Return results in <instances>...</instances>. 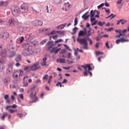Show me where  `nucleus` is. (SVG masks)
I'll list each match as a JSON object with an SVG mask.
<instances>
[{
  "label": "nucleus",
  "instance_id": "64",
  "mask_svg": "<svg viewBox=\"0 0 129 129\" xmlns=\"http://www.w3.org/2000/svg\"><path fill=\"white\" fill-rule=\"evenodd\" d=\"M47 78H48V75H45L43 77L42 79H47Z\"/></svg>",
  "mask_w": 129,
  "mask_h": 129
},
{
  "label": "nucleus",
  "instance_id": "48",
  "mask_svg": "<svg viewBox=\"0 0 129 129\" xmlns=\"http://www.w3.org/2000/svg\"><path fill=\"white\" fill-rule=\"evenodd\" d=\"M63 46L64 47H65V48H66V49L69 50V51H71V49H70V47H69L68 45H67V44H63Z\"/></svg>",
  "mask_w": 129,
  "mask_h": 129
},
{
  "label": "nucleus",
  "instance_id": "5",
  "mask_svg": "<svg viewBox=\"0 0 129 129\" xmlns=\"http://www.w3.org/2000/svg\"><path fill=\"white\" fill-rule=\"evenodd\" d=\"M45 46L46 47V51L49 52V51H50V50H51V49L54 47V41H49L47 42Z\"/></svg>",
  "mask_w": 129,
  "mask_h": 129
},
{
  "label": "nucleus",
  "instance_id": "51",
  "mask_svg": "<svg viewBox=\"0 0 129 129\" xmlns=\"http://www.w3.org/2000/svg\"><path fill=\"white\" fill-rule=\"evenodd\" d=\"M115 33H116L117 34H120L121 30L120 29L119 30H115Z\"/></svg>",
  "mask_w": 129,
  "mask_h": 129
},
{
  "label": "nucleus",
  "instance_id": "44",
  "mask_svg": "<svg viewBox=\"0 0 129 129\" xmlns=\"http://www.w3.org/2000/svg\"><path fill=\"white\" fill-rule=\"evenodd\" d=\"M74 23V26H77V24H78V20H77V18L75 19Z\"/></svg>",
  "mask_w": 129,
  "mask_h": 129
},
{
  "label": "nucleus",
  "instance_id": "58",
  "mask_svg": "<svg viewBox=\"0 0 129 129\" xmlns=\"http://www.w3.org/2000/svg\"><path fill=\"white\" fill-rule=\"evenodd\" d=\"M122 1H123V0H118L116 3L117 5H120V4H121Z\"/></svg>",
  "mask_w": 129,
  "mask_h": 129
},
{
  "label": "nucleus",
  "instance_id": "17",
  "mask_svg": "<svg viewBox=\"0 0 129 129\" xmlns=\"http://www.w3.org/2000/svg\"><path fill=\"white\" fill-rule=\"evenodd\" d=\"M35 90L39 91V87H38L37 85H34L29 88L28 90V92H31V91H35Z\"/></svg>",
  "mask_w": 129,
  "mask_h": 129
},
{
  "label": "nucleus",
  "instance_id": "57",
  "mask_svg": "<svg viewBox=\"0 0 129 129\" xmlns=\"http://www.w3.org/2000/svg\"><path fill=\"white\" fill-rule=\"evenodd\" d=\"M34 100H33L31 101V103H33V102H36V101H38V97H36L34 98Z\"/></svg>",
  "mask_w": 129,
  "mask_h": 129
},
{
  "label": "nucleus",
  "instance_id": "11",
  "mask_svg": "<svg viewBox=\"0 0 129 129\" xmlns=\"http://www.w3.org/2000/svg\"><path fill=\"white\" fill-rule=\"evenodd\" d=\"M126 42H129L128 39H125L123 37H121L120 39H117L116 40V44H119L120 42L121 43H125Z\"/></svg>",
  "mask_w": 129,
  "mask_h": 129
},
{
  "label": "nucleus",
  "instance_id": "29",
  "mask_svg": "<svg viewBox=\"0 0 129 129\" xmlns=\"http://www.w3.org/2000/svg\"><path fill=\"white\" fill-rule=\"evenodd\" d=\"M13 78H18V77H19V72H18V71L13 73Z\"/></svg>",
  "mask_w": 129,
  "mask_h": 129
},
{
  "label": "nucleus",
  "instance_id": "20",
  "mask_svg": "<svg viewBox=\"0 0 129 129\" xmlns=\"http://www.w3.org/2000/svg\"><path fill=\"white\" fill-rule=\"evenodd\" d=\"M6 73L8 75H11L13 73V67L12 66L9 67L6 71Z\"/></svg>",
  "mask_w": 129,
  "mask_h": 129
},
{
  "label": "nucleus",
  "instance_id": "23",
  "mask_svg": "<svg viewBox=\"0 0 129 129\" xmlns=\"http://www.w3.org/2000/svg\"><path fill=\"white\" fill-rule=\"evenodd\" d=\"M87 33V32L86 31H84L83 30H81L78 33V36L79 37H81V36H84L85 35H86Z\"/></svg>",
  "mask_w": 129,
  "mask_h": 129
},
{
  "label": "nucleus",
  "instance_id": "35",
  "mask_svg": "<svg viewBox=\"0 0 129 129\" xmlns=\"http://www.w3.org/2000/svg\"><path fill=\"white\" fill-rule=\"evenodd\" d=\"M17 72H18V74L20 77L22 76V75L24 74V71L23 70H18Z\"/></svg>",
  "mask_w": 129,
  "mask_h": 129
},
{
  "label": "nucleus",
  "instance_id": "6",
  "mask_svg": "<svg viewBox=\"0 0 129 129\" xmlns=\"http://www.w3.org/2000/svg\"><path fill=\"white\" fill-rule=\"evenodd\" d=\"M20 12L19 7H15L12 10V14L15 17H19Z\"/></svg>",
  "mask_w": 129,
  "mask_h": 129
},
{
  "label": "nucleus",
  "instance_id": "3",
  "mask_svg": "<svg viewBox=\"0 0 129 129\" xmlns=\"http://www.w3.org/2000/svg\"><path fill=\"white\" fill-rule=\"evenodd\" d=\"M8 50L10 53L7 55L8 58H13L16 56V48H15V47L13 46H10Z\"/></svg>",
  "mask_w": 129,
  "mask_h": 129
},
{
  "label": "nucleus",
  "instance_id": "4",
  "mask_svg": "<svg viewBox=\"0 0 129 129\" xmlns=\"http://www.w3.org/2000/svg\"><path fill=\"white\" fill-rule=\"evenodd\" d=\"M20 12L22 13H27L29 11V7L26 3H23L20 7Z\"/></svg>",
  "mask_w": 129,
  "mask_h": 129
},
{
  "label": "nucleus",
  "instance_id": "13",
  "mask_svg": "<svg viewBox=\"0 0 129 129\" xmlns=\"http://www.w3.org/2000/svg\"><path fill=\"white\" fill-rule=\"evenodd\" d=\"M38 65H39L38 62L35 63L31 67H30V69L32 71H35V70H38V69H39V67H38Z\"/></svg>",
  "mask_w": 129,
  "mask_h": 129
},
{
  "label": "nucleus",
  "instance_id": "45",
  "mask_svg": "<svg viewBox=\"0 0 129 129\" xmlns=\"http://www.w3.org/2000/svg\"><path fill=\"white\" fill-rule=\"evenodd\" d=\"M27 81H28V80H26L23 82L24 86L25 87L28 86V82H27Z\"/></svg>",
  "mask_w": 129,
  "mask_h": 129
},
{
  "label": "nucleus",
  "instance_id": "43",
  "mask_svg": "<svg viewBox=\"0 0 129 129\" xmlns=\"http://www.w3.org/2000/svg\"><path fill=\"white\" fill-rule=\"evenodd\" d=\"M8 115V113H5L4 115H3V116L1 117V118H2V119L3 120H5V117H6V116H7Z\"/></svg>",
  "mask_w": 129,
  "mask_h": 129
},
{
  "label": "nucleus",
  "instance_id": "7",
  "mask_svg": "<svg viewBox=\"0 0 129 129\" xmlns=\"http://www.w3.org/2000/svg\"><path fill=\"white\" fill-rule=\"evenodd\" d=\"M71 6L69 3H64L61 8L62 11H64L65 12H68V10L70 9Z\"/></svg>",
  "mask_w": 129,
  "mask_h": 129
},
{
  "label": "nucleus",
  "instance_id": "53",
  "mask_svg": "<svg viewBox=\"0 0 129 129\" xmlns=\"http://www.w3.org/2000/svg\"><path fill=\"white\" fill-rule=\"evenodd\" d=\"M66 52V49H61L60 51V53H61V54H65Z\"/></svg>",
  "mask_w": 129,
  "mask_h": 129
},
{
  "label": "nucleus",
  "instance_id": "40",
  "mask_svg": "<svg viewBox=\"0 0 129 129\" xmlns=\"http://www.w3.org/2000/svg\"><path fill=\"white\" fill-rule=\"evenodd\" d=\"M30 69H31V67H30L29 66H26L24 68V70H25V71H29V70H30Z\"/></svg>",
  "mask_w": 129,
  "mask_h": 129
},
{
  "label": "nucleus",
  "instance_id": "25",
  "mask_svg": "<svg viewBox=\"0 0 129 129\" xmlns=\"http://www.w3.org/2000/svg\"><path fill=\"white\" fill-rule=\"evenodd\" d=\"M65 27H66V23L59 25L56 26V28L57 30H59V29L62 30V29H64V28H65Z\"/></svg>",
  "mask_w": 129,
  "mask_h": 129
},
{
  "label": "nucleus",
  "instance_id": "62",
  "mask_svg": "<svg viewBox=\"0 0 129 129\" xmlns=\"http://www.w3.org/2000/svg\"><path fill=\"white\" fill-rule=\"evenodd\" d=\"M8 99H9V95H6L4 97V99H5V100H8Z\"/></svg>",
  "mask_w": 129,
  "mask_h": 129
},
{
  "label": "nucleus",
  "instance_id": "30",
  "mask_svg": "<svg viewBox=\"0 0 129 129\" xmlns=\"http://www.w3.org/2000/svg\"><path fill=\"white\" fill-rule=\"evenodd\" d=\"M91 32L92 34H93V33H94V30H93L92 28H90V30L88 31V33L87 34V37H89V36H91Z\"/></svg>",
  "mask_w": 129,
  "mask_h": 129
},
{
  "label": "nucleus",
  "instance_id": "28",
  "mask_svg": "<svg viewBox=\"0 0 129 129\" xmlns=\"http://www.w3.org/2000/svg\"><path fill=\"white\" fill-rule=\"evenodd\" d=\"M15 23L17 25L18 28H22V26H23V25L21 22H19L18 20H15Z\"/></svg>",
  "mask_w": 129,
  "mask_h": 129
},
{
  "label": "nucleus",
  "instance_id": "18",
  "mask_svg": "<svg viewBox=\"0 0 129 129\" xmlns=\"http://www.w3.org/2000/svg\"><path fill=\"white\" fill-rule=\"evenodd\" d=\"M81 67L84 68L86 71H87V69H89V71H91V70H92V68L89 64H86L85 66L82 65Z\"/></svg>",
  "mask_w": 129,
  "mask_h": 129
},
{
  "label": "nucleus",
  "instance_id": "34",
  "mask_svg": "<svg viewBox=\"0 0 129 129\" xmlns=\"http://www.w3.org/2000/svg\"><path fill=\"white\" fill-rule=\"evenodd\" d=\"M121 21V25H124L127 23V20L124 19H120Z\"/></svg>",
  "mask_w": 129,
  "mask_h": 129
},
{
  "label": "nucleus",
  "instance_id": "36",
  "mask_svg": "<svg viewBox=\"0 0 129 129\" xmlns=\"http://www.w3.org/2000/svg\"><path fill=\"white\" fill-rule=\"evenodd\" d=\"M105 22H101V21H99L97 23V25H98V26H100V27H102L103 25H105Z\"/></svg>",
  "mask_w": 129,
  "mask_h": 129
},
{
  "label": "nucleus",
  "instance_id": "47",
  "mask_svg": "<svg viewBox=\"0 0 129 129\" xmlns=\"http://www.w3.org/2000/svg\"><path fill=\"white\" fill-rule=\"evenodd\" d=\"M103 6H104V3H102L100 5L98 6L97 8L98 9H101V8H102V7H103Z\"/></svg>",
  "mask_w": 129,
  "mask_h": 129
},
{
  "label": "nucleus",
  "instance_id": "55",
  "mask_svg": "<svg viewBox=\"0 0 129 129\" xmlns=\"http://www.w3.org/2000/svg\"><path fill=\"white\" fill-rule=\"evenodd\" d=\"M105 9V11L106 12V13H108V14H109L110 13V10L109 9H106V8H104Z\"/></svg>",
  "mask_w": 129,
  "mask_h": 129
},
{
  "label": "nucleus",
  "instance_id": "19",
  "mask_svg": "<svg viewBox=\"0 0 129 129\" xmlns=\"http://www.w3.org/2000/svg\"><path fill=\"white\" fill-rule=\"evenodd\" d=\"M126 29H123V30H121V33L117 35H115L116 38H120L121 36H125V33H126Z\"/></svg>",
  "mask_w": 129,
  "mask_h": 129
},
{
  "label": "nucleus",
  "instance_id": "46",
  "mask_svg": "<svg viewBox=\"0 0 129 129\" xmlns=\"http://www.w3.org/2000/svg\"><path fill=\"white\" fill-rule=\"evenodd\" d=\"M60 42H63V40L62 39H57L54 41V43H60Z\"/></svg>",
  "mask_w": 129,
  "mask_h": 129
},
{
  "label": "nucleus",
  "instance_id": "39",
  "mask_svg": "<svg viewBox=\"0 0 129 129\" xmlns=\"http://www.w3.org/2000/svg\"><path fill=\"white\" fill-rule=\"evenodd\" d=\"M62 0H53V2L56 4V5H59V4H61V2Z\"/></svg>",
  "mask_w": 129,
  "mask_h": 129
},
{
  "label": "nucleus",
  "instance_id": "14",
  "mask_svg": "<svg viewBox=\"0 0 129 129\" xmlns=\"http://www.w3.org/2000/svg\"><path fill=\"white\" fill-rule=\"evenodd\" d=\"M5 70V60L3 59H0V71Z\"/></svg>",
  "mask_w": 129,
  "mask_h": 129
},
{
  "label": "nucleus",
  "instance_id": "27",
  "mask_svg": "<svg viewBox=\"0 0 129 129\" xmlns=\"http://www.w3.org/2000/svg\"><path fill=\"white\" fill-rule=\"evenodd\" d=\"M88 13V12H87L82 16V18L83 19V20H86L89 17H90V15H87Z\"/></svg>",
  "mask_w": 129,
  "mask_h": 129
},
{
  "label": "nucleus",
  "instance_id": "22",
  "mask_svg": "<svg viewBox=\"0 0 129 129\" xmlns=\"http://www.w3.org/2000/svg\"><path fill=\"white\" fill-rule=\"evenodd\" d=\"M38 91L36 90L34 94V92H32L31 93V94L29 95V97H30V98H31V99H34V98H36V97H37V96H36V95L37 94V92Z\"/></svg>",
  "mask_w": 129,
  "mask_h": 129
},
{
  "label": "nucleus",
  "instance_id": "10",
  "mask_svg": "<svg viewBox=\"0 0 129 129\" xmlns=\"http://www.w3.org/2000/svg\"><path fill=\"white\" fill-rule=\"evenodd\" d=\"M4 83L6 86H8L9 84H10V81H11V77L7 76L4 79Z\"/></svg>",
  "mask_w": 129,
  "mask_h": 129
},
{
  "label": "nucleus",
  "instance_id": "38",
  "mask_svg": "<svg viewBox=\"0 0 129 129\" xmlns=\"http://www.w3.org/2000/svg\"><path fill=\"white\" fill-rule=\"evenodd\" d=\"M78 30V28L77 27H75L73 29V33L72 35H74L77 32V31Z\"/></svg>",
  "mask_w": 129,
  "mask_h": 129
},
{
  "label": "nucleus",
  "instance_id": "50",
  "mask_svg": "<svg viewBox=\"0 0 129 129\" xmlns=\"http://www.w3.org/2000/svg\"><path fill=\"white\" fill-rule=\"evenodd\" d=\"M47 39H44L43 40H42L40 44L41 45H44V44H45V43H46V42H47Z\"/></svg>",
  "mask_w": 129,
  "mask_h": 129
},
{
  "label": "nucleus",
  "instance_id": "49",
  "mask_svg": "<svg viewBox=\"0 0 129 129\" xmlns=\"http://www.w3.org/2000/svg\"><path fill=\"white\" fill-rule=\"evenodd\" d=\"M105 31H107V32H110L111 31H112L113 30V28H111L109 29L105 28Z\"/></svg>",
  "mask_w": 129,
  "mask_h": 129
},
{
  "label": "nucleus",
  "instance_id": "24",
  "mask_svg": "<svg viewBox=\"0 0 129 129\" xmlns=\"http://www.w3.org/2000/svg\"><path fill=\"white\" fill-rule=\"evenodd\" d=\"M95 13H97V14H99V12L95 10V11H93V10H91L90 12V17L91 18H93V17H94V15H95Z\"/></svg>",
  "mask_w": 129,
  "mask_h": 129
},
{
  "label": "nucleus",
  "instance_id": "63",
  "mask_svg": "<svg viewBox=\"0 0 129 129\" xmlns=\"http://www.w3.org/2000/svg\"><path fill=\"white\" fill-rule=\"evenodd\" d=\"M19 96H20L21 99L23 100H24V95H23V94H21L19 95Z\"/></svg>",
  "mask_w": 129,
  "mask_h": 129
},
{
  "label": "nucleus",
  "instance_id": "2",
  "mask_svg": "<svg viewBox=\"0 0 129 129\" xmlns=\"http://www.w3.org/2000/svg\"><path fill=\"white\" fill-rule=\"evenodd\" d=\"M77 41L78 43H79L80 45H83V48L85 50H88V46L87 43V39L86 38H80L78 37L77 39Z\"/></svg>",
  "mask_w": 129,
  "mask_h": 129
},
{
  "label": "nucleus",
  "instance_id": "12",
  "mask_svg": "<svg viewBox=\"0 0 129 129\" xmlns=\"http://www.w3.org/2000/svg\"><path fill=\"white\" fill-rule=\"evenodd\" d=\"M60 50H61V48H57V47H53L51 50H50V52L52 54V53H53V54H57V53H58V52H59V51H60Z\"/></svg>",
  "mask_w": 129,
  "mask_h": 129
},
{
  "label": "nucleus",
  "instance_id": "26",
  "mask_svg": "<svg viewBox=\"0 0 129 129\" xmlns=\"http://www.w3.org/2000/svg\"><path fill=\"white\" fill-rule=\"evenodd\" d=\"M88 73L91 75V76H92V73L89 71V69H88V71H85L83 72V75H84V76H87L88 75Z\"/></svg>",
  "mask_w": 129,
  "mask_h": 129
},
{
  "label": "nucleus",
  "instance_id": "1",
  "mask_svg": "<svg viewBox=\"0 0 129 129\" xmlns=\"http://www.w3.org/2000/svg\"><path fill=\"white\" fill-rule=\"evenodd\" d=\"M38 46V41L34 40L29 42L25 43L23 44L24 49L22 52V55L24 56H31L34 55V50L32 49V47H37Z\"/></svg>",
  "mask_w": 129,
  "mask_h": 129
},
{
  "label": "nucleus",
  "instance_id": "59",
  "mask_svg": "<svg viewBox=\"0 0 129 129\" xmlns=\"http://www.w3.org/2000/svg\"><path fill=\"white\" fill-rule=\"evenodd\" d=\"M68 64H73V61H70L69 59L67 60Z\"/></svg>",
  "mask_w": 129,
  "mask_h": 129
},
{
  "label": "nucleus",
  "instance_id": "8",
  "mask_svg": "<svg viewBox=\"0 0 129 129\" xmlns=\"http://www.w3.org/2000/svg\"><path fill=\"white\" fill-rule=\"evenodd\" d=\"M10 37V34L9 32H5L0 34V38L3 39V40H7Z\"/></svg>",
  "mask_w": 129,
  "mask_h": 129
},
{
  "label": "nucleus",
  "instance_id": "56",
  "mask_svg": "<svg viewBox=\"0 0 129 129\" xmlns=\"http://www.w3.org/2000/svg\"><path fill=\"white\" fill-rule=\"evenodd\" d=\"M25 38L23 36H22L20 38V43H22L23 41H24Z\"/></svg>",
  "mask_w": 129,
  "mask_h": 129
},
{
  "label": "nucleus",
  "instance_id": "33",
  "mask_svg": "<svg viewBox=\"0 0 129 129\" xmlns=\"http://www.w3.org/2000/svg\"><path fill=\"white\" fill-rule=\"evenodd\" d=\"M65 61H66L65 59H57L56 60V62H59V63H66Z\"/></svg>",
  "mask_w": 129,
  "mask_h": 129
},
{
  "label": "nucleus",
  "instance_id": "54",
  "mask_svg": "<svg viewBox=\"0 0 129 129\" xmlns=\"http://www.w3.org/2000/svg\"><path fill=\"white\" fill-rule=\"evenodd\" d=\"M17 115H18V116H19V117H20L21 118H22L24 116V114L22 113H18Z\"/></svg>",
  "mask_w": 129,
  "mask_h": 129
},
{
  "label": "nucleus",
  "instance_id": "60",
  "mask_svg": "<svg viewBox=\"0 0 129 129\" xmlns=\"http://www.w3.org/2000/svg\"><path fill=\"white\" fill-rule=\"evenodd\" d=\"M88 41H89V44L90 45H92L93 42L89 38H88Z\"/></svg>",
  "mask_w": 129,
  "mask_h": 129
},
{
  "label": "nucleus",
  "instance_id": "15",
  "mask_svg": "<svg viewBox=\"0 0 129 129\" xmlns=\"http://www.w3.org/2000/svg\"><path fill=\"white\" fill-rule=\"evenodd\" d=\"M9 4H10L9 1L0 2V7L2 8H6V7H8V6H9Z\"/></svg>",
  "mask_w": 129,
  "mask_h": 129
},
{
  "label": "nucleus",
  "instance_id": "42",
  "mask_svg": "<svg viewBox=\"0 0 129 129\" xmlns=\"http://www.w3.org/2000/svg\"><path fill=\"white\" fill-rule=\"evenodd\" d=\"M50 40H51V38H52L53 40H56V39H57V38H58V35H55L54 36H52L51 37H50Z\"/></svg>",
  "mask_w": 129,
  "mask_h": 129
},
{
  "label": "nucleus",
  "instance_id": "9",
  "mask_svg": "<svg viewBox=\"0 0 129 129\" xmlns=\"http://www.w3.org/2000/svg\"><path fill=\"white\" fill-rule=\"evenodd\" d=\"M32 24L33 26H35L38 27V26H42L43 25V21L41 20H34L32 22Z\"/></svg>",
  "mask_w": 129,
  "mask_h": 129
},
{
  "label": "nucleus",
  "instance_id": "32",
  "mask_svg": "<svg viewBox=\"0 0 129 129\" xmlns=\"http://www.w3.org/2000/svg\"><path fill=\"white\" fill-rule=\"evenodd\" d=\"M9 25H15V20L13 18H11L8 22Z\"/></svg>",
  "mask_w": 129,
  "mask_h": 129
},
{
  "label": "nucleus",
  "instance_id": "61",
  "mask_svg": "<svg viewBox=\"0 0 129 129\" xmlns=\"http://www.w3.org/2000/svg\"><path fill=\"white\" fill-rule=\"evenodd\" d=\"M95 21V18H94V17H91V23H93Z\"/></svg>",
  "mask_w": 129,
  "mask_h": 129
},
{
  "label": "nucleus",
  "instance_id": "31",
  "mask_svg": "<svg viewBox=\"0 0 129 129\" xmlns=\"http://www.w3.org/2000/svg\"><path fill=\"white\" fill-rule=\"evenodd\" d=\"M46 61H47V57H44L42 59V62H41L42 66H46Z\"/></svg>",
  "mask_w": 129,
  "mask_h": 129
},
{
  "label": "nucleus",
  "instance_id": "37",
  "mask_svg": "<svg viewBox=\"0 0 129 129\" xmlns=\"http://www.w3.org/2000/svg\"><path fill=\"white\" fill-rule=\"evenodd\" d=\"M96 56H98L99 55H103V52H100L99 51H97L95 52Z\"/></svg>",
  "mask_w": 129,
  "mask_h": 129
},
{
  "label": "nucleus",
  "instance_id": "41",
  "mask_svg": "<svg viewBox=\"0 0 129 129\" xmlns=\"http://www.w3.org/2000/svg\"><path fill=\"white\" fill-rule=\"evenodd\" d=\"M111 19H113L114 17H115V15H113V14H111L110 16H108L107 17H106V19H109V18H111Z\"/></svg>",
  "mask_w": 129,
  "mask_h": 129
},
{
  "label": "nucleus",
  "instance_id": "21",
  "mask_svg": "<svg viewBox=\"0 0 129 129\" xmlns=\"http://www.w3.org/2000/svg\"><path fill=\"white\" fill-rule=\"evenodd\" d=\"M16 62H21L22 61V55L17 54L15 58Z\"/></svg>",
  "mask_w": 129,
  "mask_h": 129
},
{
  "label": "nucleus",
  "instance_id": "52",
  "mask_svg": "<svg viewBox=\"0 0 129 129\" xmlns=\"http://www.w3.org/2000/svg\"><path fill=\"white\" fill-rule=\"evenodd\" d=\"M60 86V87H62V84L61 82H58L56 84V86Z\"/></svg>",
  "mask_w": 129,
  "mask_h": 129
},
{
  "label": "nucleus",
  "instance_id": "16",
  "mask_svg": "<svg viewBox=\"0 0 129 129\" xmlns=\"http://www.w3.org/2000/svg\"><path fill=\"white\" fill-rule=\"evenodd\" d=\"M7 54V50L3 49V46L0 45V55L5 56Z\"/></svg>",
  "mask_w": 129,
  "mask_h": 129
}]
</instances>
